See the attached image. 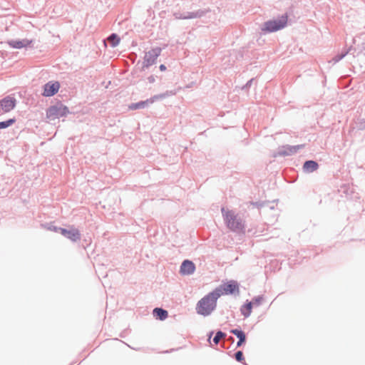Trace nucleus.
<instances>
[{
	"instance_id": "nucleus-1",
	"label": "nucleus",
	"mask_w": 365,
	"mask_h": 365,
	"mask_svg": "<svg viewBox=\"0 0 365 365\" xmlns=\"http://www.w3.org/2000/svg\"><path fill=\"white\" fill-rule=\"evenodd\" d=\"M219 298V294L214 291L202 298L197 304L196 310L199 314L207 316L216 307V302Z\"/></svg>"
},
{
	"instance_id": "nucleus-2",
	"label": "nucleus",
	"mask_w": 365,
	"mask_h": 365,
	"mask_svg": "<svg viewBox=\"0 0 365 365\" xmlns=\"http://www.w3.org/2000/svg\"><path fill=\"white\" fill-rule=\"evenodd\" d=\"M222 216L227 227L235 232H241L245 229L243 220L238 217L231 210H227L224 207L221 210Z\"/></svg>"
},
{
	"instance_id": "nucleus-3",
	"label": "nucleus",
	"mask_w": 365,
	"mask_h": 365,
	"mask_svg": "<svg viewBox=\"0 0 365 365\" xmlns=\"http://www.w3.org/2000/svg\"><path fill=\"white\" fill-rule=\"evenodd\" d=\"M287 24V16H281L277 20L269 21L264 23L263 31L267 32H274L286 26Z\"/></svg>"
},
{
	"instance_id": "nucleus-4",
	"label": "nucleus",
	"mask_w": 365,
	"mask_h": 365,
	"mask_svg": "<svg viewBox=\"0 0 365 365\" xmlns=\"http://www.w3.org/2000/svg\"><path fill=\"white\" fill-rule=\"evenodd\" d=\"M214 292L219 294V297L224 294H231L239 292L238 284L235 281H230L217 287Z\"/></svg>"
},
{
	"instance_id": "nucleus-5",
	"label": "nucleus",
	"mask_w": 365,
	"mask_h": 365,
	"mask_svg": "<svg viewBox=\"0 0 365 365\" xmlns=\"http://www.w3.org/2000/svg\"><path fill=\"white\" fill-rule=\"evenodd\" d=\"M160 53L161 49L160 48H155L147 52L144 57L143 68H147L155 63Z\"/></svg>"
},
{
	"instance_id": "nucleus-6",
	"label": "nucleus",
	"mask_w": 365,
	"mask_h": 365,
	"mask_svg": "<svg viewBox=\"0 0 365 365\" xmlns=\"http://www.w3.org/2000/svg\"><path fill=\"white\" fill-rule=\"evenodd\" d=\"M56 232H59L61 235L71 240L73 242H76L80 240L81 234L78 229L71 227L69 230H66L61 227H55Z\"/></svg>"
},
{
	"instance_id": "nucleus-7",
	"label": "nucleus",
	"mask_w": 365,
	"mask_h": 365,
	"mask_svg": "<svg viewBox=\"0 0 365 365\" xmlns=\"http://www.w3.org/2000/svg\"><path fill=\"white\" fill-rule=\"evenodd\" d=\"M16 101L14 97L8 96L0 101V108L2 113H8L16 106Z\"/></svg>"
},
{
	"instance_id": "nucleus-8",
	"label": "nucleus",
	"mask_w": 365,
	"mask_h": 365,
	"mask_svg": "<svg viewBox=\"0 0 365 365\" xmlns=\"http://www.w3.org/2000/svg\"><path fill=\"white\" fill-rule=\"evenodd\" d=\"M60 84L57 81H49L45 84L43 96L49 97L55 95L59 90Z\"/></svg>"
},
{
	"instance_id": "nucleus-9",
	"label": "nucleus",
	"mask_w": 365,
	"mask_h": 365,
	"mask_svg": "<svg viewBox=\"0 0 365 365\" xmlns=\"http://www.w3.org/2000/svg\"><path fill=\"white\" fill-rule=\"evenodd\" d=\"M67 108L66 107L51 106L47 111V117L50 119H55L66 114Z\"/></svg>"
},
{
	"instance_id": "nucleus-10",
	"label": "nucleus",
	"mask_w": 365,
	"mask_h": 365,
	"mask_svg": "<svg viewBox=\"0 0 365 365\" xmlns=\"http://www.w3.org/2000/svg\"><path fill=\"white\" fill-rule=\"evenodd\" d=\"M195 269L194 263L190 260H185L180 267V272L182 274H191L194 272Z\"/></svg>"
},
{
	"instance_id": "nucleus-11",
	"label": "nucleus",
	"mask_w": 365,
	"mask_h": 365,
	"mask_svg": "<svg viewBox=\"0 0 365 365\" xmlns=\"http://www.w3.org/2000/svg\"><path fill=\"white\" fill-rule=\"evenodd\" d=\"M31 41L29 40H21V41H11L9 42L10 46L15 48H22L24 47H26L30 44Z\"/></svg>"
},
{
	"instance_id": "nucleus-12",
	"label": "nucleus",
	"mask_w": 365,
	"mask_h": 365,
	"mask_svg": "<svg viewBox=\"0 0 365 365\" xmlns=\"http://www.w3.org/2000/svg\"><path fill=\"white\" fill-rule=\"evenodd\" d=\"M231 333L235 334L239 339V341L237 343V346H242V344L246 340L245 334L242 330L237 329L231 330Z\"/></svg>"
},
{
	"instance_id": "nucleus-13",
	"label": "nucleus",
	"mask_w": 365,
	"mask_h": 365,
	"mask_svg": "<svg viewBox=\"0 0 365 365\" xmlns=\"http://www.w3.org/2000/svg\"><path fill=\"white\" fill-rule=\"evenodd\" d=\"M153 315L157 319L164 320L168 317V312L161 308H155L153 310Z\"/></svg>"
},
{
	"instance_id": "nucleus-14",
	"label": "nucleus",
	"mask_w": 365,
	"mask_h": 365,
	"mask_svg": "<svg viewBox=\"0 0 365 365\" xmlns=\"http://www.w3.org/2000/svg\"><path fill=\"white\" fill-rule=\"evenodd\" d=\"M318 168V164L313 160H309L304 164V169L307 172H313Z\"/></svg>"
},
{
	"instance_id": "nucleus-15",
	"label": "nucleus",
	"mask_w": 365,
	"mask_h": 365,
	"mask_svg": "<svg viewBox=\"0 0 365 365\" xmlns=\"http://www.w3.org/2000/svg\"><path fill=\"white\" fill-rule=\"evenodd\" d=\"M149 103H153V101L147 100V101H140V102L137 103H132V104H130L128 108H129L130 110H137V109H140V108H143Z\"/></svg>"
},
{
	"instance_id": "nucleus-16",
	"label": "nucleus",
	"mask_w": 365,
	"mask_h": 365,
	"mask_svg": "<svg viewBox=\"0 0 365 365\" xmlns=\"http://www.w3.org/2000/svg\"><path fill=\"white\" fill-rule=\"evenodd\" d=\"M252 302H249L242 307L241 312H242V314L244 315V317H247L250 315V314L252 312Z\"/></svg>"
},
{
	"instance_id": "nucleus-17",
	"label": "nucleus",
	"mask_w": 365,
	"mask_h": 365,
	"mask_svg": "<svg viewBox=\"0 0 365 365\" xmlns=\"http://www.w3.org/2000/svg\"><path fill=\"white\" fill-rule=\"evenodd\" d=\"M108 41L113 47H115L119 43L120 38L113 34L108 38Z\"/></svg>"
},
{
	"instance_id": "nucleus-18",
	"label": "nucleus",
	"mask_w": 365,
	"mask_h": 365,
	"mask_svg": "<svg viewBox=\"0 0 365 365\" xmlns=\"http://www.w3.org/2000/svg\"><path fill=\"white\" fill-rule=\"evenodd\" d=\"M16 122L15 118H11L6 121H3L0 123V129L6 128Z\"/></svg>"
},
{
	"instance_id": "nucleus-19",
	"label": "nucleus",
	"mask_w": 365,
	"mask_h": 365,
	"mask_svg": "<svg viewBox=\"0 0 365 365\" xmlns=\"http://www.w3.org/2000/svg\"><path fill=\"white\" fill-rule=\"evenodd\" d=\"M225 336V334L219 331L217 332L215 336L214 337L213 341L215 342V344H217L219 343L220 340Z\"/></svg>"
},
{
	"instance_id": "nucleus-20",
	"label": "nucleus",
	"mask_w": 365,
	"mask_h": 365,
	"mask_svg": "<svg viewBox=\"0 0 365 365\" xmlns=\"http://www.w3.org/2000/svg\"><path fill=\"white\" fill-rule=\"evenodd\" d=\"M302 147V145L289 147L287 148L288 151L287 152V154H292V153H296L297 150H299V148H301Z\"/></svg>"
},
{
	"instance_id": "nucleus-21",
	"label": "nucleus",
	"mask_w": 365,
	"mask_h": 365,
	"mask_svg": "<svg viewBox=\"0 0 365 365\" xmlns=\"http://www.w3.org/2000/svg\"><path fill=\"white\" fill-rule=\"evenodd\" d=\"M235 359L238 361H242L244 359L243 354L241 351H238L235 353Z\"/></svg>"
},
{
	"instance_id": "nucleus-22",
	"label": "nucleus",
	"mask_w": 365,
	"mask_h": 365,
	"mask_svg": "<svg viewBox=\"0 0 365 365\" xmlns=\"http://www.w3.org/2000/svg\"><path fill=\"white\" fill-rule=\"evenodd\" d=\"M160 70L161 71H165V70H166V67H165V65H163V64H161V65L160 66Z\"/></svg>"
}]
</instances>
